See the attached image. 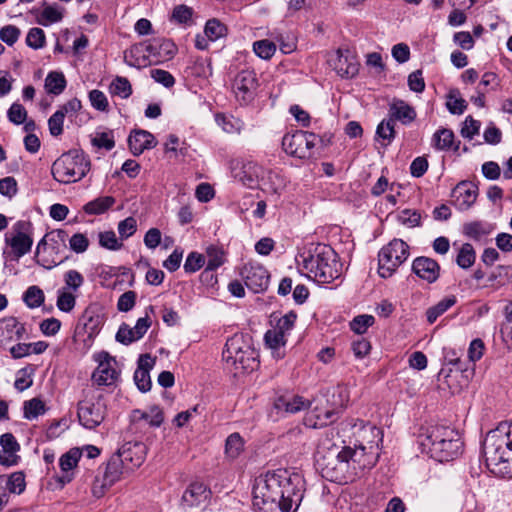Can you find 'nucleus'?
Returning a JSON list of instances; mask_svg holds the SVG:
<instances>
[{"label": "nucleus", "mask_w": 512, "mask_h": 512, "mask_svg": "<svg viewBox=\"0 0 512 512\" xmlns=\"http://www.w3.org/2000/svg\"><path fill=\"white\" fill-rule=\"evenodd\" d=\"M302 483L299 474L285 469L267 472L256 481L253 505L259 512H290L302 500Z\"/></svg>", "instance_id": "1"}, {"label": "nucleus", "mask_w": 512, "mask_h": 512, "mask_svg": "<svg viewBox=\"0 0 512 512\" xmlns=\"http://www.w3.org/2000/svg\"><path fill=\"white\" fill-rule=\"evenodd\" d=\"M378 458L379 452L355 444L354 448L345 446L340 451L330 449L327 454L318 451L316 461L324 478L332 482L348 483L374 467Z\"/></svg>", "instance_id": "2"}, {"label": "nucleus", "mask_w": 512, "mask_h": 512, "mask_svg": "<svg viewBox=\"0 0 512 512\" xmlns=\"http://www.w3.org/2000/svg\"><path fill=\"white\" fill-rule=\"evenodd\" d=\"M301 272L319 284H328L341 275V264L335 251L327 245L318 244L304 248L296 256Z\"/></svg>", "instance_id": "3"}, {"label": "nucleus", "mask_w": 512, "mask_h": 512, "mask_svg": "<svg viewBox=\"0 0 512 512\" xmlns=\"http://www.w3.org/2000/svg\"><path fill=\"white\" fill-rule=\"evenodd\" d=\"M422 452L431 458L445 462L454 459L460 454L462 441L454 429L446 426H431L419 436Z\"/></svg>", "instance_id": "4"}, {"label": "nucleus", "mask_w": 512, "mask_h": 512, "mask_svg": "<svg viewBox=\"0 0 512 512\" xmlns=\"http://www.w3.org/2000/svg\"><path fill=\"white\" fill-rule=\"evenodd\" d=\"M222 358L235 374L253 371L258 366L257 353L243 334H235L226 341Z\"/></svg>", "instance_id": "5"}, {"label": "nucleus", "mask_w": 512, "mask_h": 512, "mask_svg": "<svg viewBox=\"0 0 512 512\" xmlns=\"http://www.w3.org/2000/svg\"><path fill=\"white\" fill-rule=\"evenodd\" d=\"M90 170V160L81 150L63 153L52 165L53 178L59 183L70 184L80 181Z\"/></svg>", "instance_id": "6"}, {"label": "nucleus", "mask_w": 512, "mask_h": 512, "mask_svg": "<svg viewBox=\"0 0 512 512\" xmlns=\"http://www.w3.org/2000/svg\"><path fill=\"white\" fill-rule=\"evenodd\" d=\"M483 452L488 469L498 475H508L512 471L508 463L512 462V447L507 445V437L499 436L496 433L488 435L484 444Z\"/></svg>", "instance_id": "7"}, {"label": "nucleus", "mask_w": 512, "mask_h": 512, "mask_svg": "<svg viewBox=\"0 0 512 512\" xmlns=\"http://www.w3.org/2000/svg\"><path fill=\"white\" fill-rule=\"evenodd\" d=\"M409 256V246L401 239H393L378 253V273L388 278L402 265Z\"/></svg>", "instance_id": "8"}, {"label": "nucleus", "mask_w": 512, "mask_h": 512, "mask_svg": "<svg viewBox=\"0 0 512 512\" xmlns=\"http://www.w3.org/2000/svg\"><path fill=\"white\" fill-rule=\"evenodd\" d=\"M7 256L18 260L28 252L33 245L32 226L28 221H17L5 234Z\"/></svg>", "instance_id": "9"}, {"label": "nucleus", "mask_w": 512, "mask_h": 512, "mask_svg": "<svg viewBox=\"0 0 512 512\" xmlns=\"http://www.w3.org/2000/svg\"><path fill=\"white\" fill-rule=\"evenodd\" d=\"M322 141L319 135L308 131H296L286 134L282 139L283 150L300 159L310 158L314 154V148Z\"/></svg>", "instance_id": "10"}, {"label": "nucleus", "mask_w": 512, "mask_h": 512, "mask_svg": "<svg viewBox=\"0 0 512 512\" xmlns=\"http://www.w3.org/2000/svg\"><path fill=\"white\" fill-rule=\"evenodd\" d=\"M107 406L104 399L97 398L84 399L78 403V420L86 429H95L105 419Z\"/></svg>", "instance_id": "11"}, {"label": "nucleus", "mask_w": 512, "mask_h": 512, "mask_svg": "<svg viewBox=\"0 0 512 512\" xmlns=\"http://www.w3.org/2000/svg\"><path fill=\"white\" fill-rule=\"evenodd\" d=\"M345 425L352 428L358 445L366 447L368 450L379 452V444L383 440L381 429L370 423H365L363 420L354 418L347 420Z\"/></svg>", "instance_id": "12"}, {"label": "nucleus", "mask_w": 512, "mask_h": 512, "mask_svg": "<svg viewBox=\"0 0 512 512\" xmlns=\"http://www.w3.org/2000/svg\"><path fill=\"white\" fill-rule=\"evenodd\" d=\"M125 470V465L117 455L111 457L101 475H97L92 485V494L103 497L106 491L114 485Z\"/></svg>", "instance_id": "13"}, {"label": "nucleus", "mask_w": 512, "mask_h": 512, "mask_svg": "<svg viewBox=\"0 0 512 512\" xmlns=\"http://www.w3.org/2000/svg\"><path fill=\"white\" fill-rule=\"evenodd\" d=\"M94 360L98 363V366L92 374V380L98 385L110 386L115 384L120 377V370L115 357L106 351H102L94 355Z\"/></svg>", "instance_id": "14"}, {"label": "nucleus", "mask_w": 512, "mask_h": 512, "mask_svg": "<svg viewBox=\"0 0 512 512\" xmlns=\"http://www.w3.org/2000/svg\"><path fill=\"white\" fill-rule=\"evenodd\" d=\"M258 87V79L254 70L243 69L234 77L232 90L236 100L241 105H247L253 101Z\"/></svg>", "instance_id": "15"}, {"label": "nucleus", "mask_w": 512, "mask_h": 512, "mask_svg": "<svg viewBox=\"0 0 512 512\" xmlns=\"http://www.w3.org/2000/svg\"><path fill=\"white\" fill-rule=\"evenodd\" d=\"M328 64L340 77L353 78L359 71L356 58L348 50L337 49L331 53L328 57Z\"/></svg>", "instance_id": "16"}, {"label": "nucleus", "mask_w": 512, "mask_h": 512, "mask_svg": "<svg viewBox=\"0 0 512 512\" xmlns=\"http://www.w3.org/2000/svg\"><path fill=\"white\" fill-rule=\"evenodd\" d=\"M245 285L254 293L265 291L269 285V273L260 264H246L241 271Z\"/></svg>", "instance_id": "17"}, {"label": "nucleus", "mask_w": 512, "mask_h": 512, "mask_svg": "<svg viewBox=\"0 0 512 512\" xmlns=\"http://www.w3.org/2000/svg\"><path fill=\"white\" fill-rule=\"evenodd\" d=\"M147 447L139 441H129L122 445L116 454L125 465L126 471H132L142 465L146 458Z\"/></svg>", "instance_id": "18"}, {"label": "nucleus", "mask_w": 512, "mask_h": 512, "mask_svg": "<svg viewBox=\"0 0 512 512\" xmlns=\"http://www.w3.org/2000/svg\"><path fill=\"white\" fill-rule=\"evenodd\" d=\"M103 323L104 317L100 307L97 304H91L80 317L75 336L80 335L81 330H83L88 338H92L99 333Z\"/></svg>", "instance_id": "19"}, {"label": "nucleus", "mask_w": 512, "mask_h": 512, "mask_svg": "<svg viewBox=\"0 0 512 512\" xmlns=\"http://www.w3.org/2000/svg\"><path fill=\"white\" fill-rule=\"evenodd\" d=\"M151 326L148 316L141 317L137 320L134 327L126 323H122L116 333L115 339L123 345H130L140 340Z\"/></svg>", "instance_id": "20"}, {"label": "nucleus", "mask_w": 512, "mask_h": 512, "mask_svg": "<svg viewBox=\"0 0 512 512\" xmlns=\"http://www.w3.org/2000/svg\"><path fill=\"white\" fill-rule=\"evenodd\" d=\"M234 177L249 188L259 187L265 169L254 161H246L234 168Z\"/></svg>", "instance_id": "21"}, {"label": "nucleus", "mask_w": 512, "mask_h": 512, "mask_svg": "<svg viewBox=\"0 0 512 512\" xmlns=\"http://www.w3.org/2000/svg\"><path fill=\"white\" fill-rule=\"evenodd\" d=\"M211 491L203 482L194 481L184 490L181 503L183 506L192 508L207 503L210 499Z\"/></svg>", "instance_id": "22"}, {"label": "nucleus", "mask_w": 512, "mask_h": 512, "mask_svg": "<svg viewBox=\"0 0 512 512\" xmlns=\"http://www.w3.org/2000/svg\"><path fill=\"white\" fill-rule=\"evenodd\" d=\"M145 51L157 62H164L174 57L177 47L170 39L154 38L145 44Z\"/></svg>", "instance_id": "23"}, {"label": "nucleus", "mask_w": 512, "mask_h": 512, "mask_svg": "<svg viewBox=\"0 0 512 512\" xmlns=\"http://www.w3.org/2000/svg\"><path fill=\"white\" fill-rule=\"evenodd\" d=\"M412 270L419 278L428 283L435 282L440 275V266L437 261L424 256L414 259Z\"/></svg>", "instance_id": "24"}, {"label": "nucleus", "mask_w": 512, "mask_h": 512, "mask_svg": "<svg viewBox=\"0 0 512 512\" xmlns=\"http://www.w3.org/2000/svg\"><path fill=\"white\" fill-rule=\"evenodd\" d=\"M452 196L460 210H467L477 199L478 187L472 182L461 181L453 189Z\"/></svg>", "instance_id": "25"}, {"label": "nucleus", "mask_w": 512, "mask_h": 512, "mask_svg": "<svg viewBox=\"0 0 512 512\" xmlns=\"http://www.w3.org/2000/svg\"><path fill=\"white\" fill-rule=\"evenodd\" d=\"M155 364V359L149 354L141 355L138 360V367L134 372V381L141 392H148L151 389L150 370Z\"/></svg>", "instance_id": "26"}, {"label": "nucleus", "mask_w": 512, "mask_h": 512, "mask_svg": "<svg viewBox=\"0 0 512 512\" xmlns=\"http://www.w3.org/2000/svg\"><path fill=\"white\" fill-rule=\"evenodd\" d=\"M128 145L133 155L138 156L157 145L154 135L146 130H134L128 137Z\"/></svg>", "instance_id": "27"}, {"label": "nucleus", "mask_w": 512, "mask_h": 512, "mask_svg": "<svg viewBox=\"0 0 512 512\" xmlns=\"http://www.w3.org/2000/svg\"><path fill=\"white\" fill-rule=\"evenodd\" d=\"M20 451V444L11 433L2 434V466H15L20 461L17 454Z\"/></svg>", "instance_id": "28"}, {"label": "nucleus", "mask_w": 512, "mask_h": 512, "mask_svg": "<svg viewBox=\"0 0 512 512\" xmlns=\"http://www.w3.org/2000/svg\"><path fill=\"white\" fill-rule=\"evenodd\" d=\"M388 117L393 122L398 120L403 124H409L415 120L416 111L405 101L394 99L389 105Z\"/></svg>", "instance_id": "29"}, {"label": "nucleus", "mask_w": 512, "mask_h": 512, "mask_svg": "<svg viewBox=\"0 0 512 512\" xmlns=\"http://www.w3.org/2000/svg\"><path fill=\"white\" fill-rule=\"evenodd\" d=\"M287 185L286 177L276 170H265V173L261 177L260 186L261 189L269 191L274 194H280Z\"/></svg>", "instance_id": "30"}, {"label": "nucleus", "mask_w": 512, "mask_h": 512, "mask_svg": "<svg viewBox=\"0 0 512 512\" xmlns=\"http://www.w3.org/2000/svg\"><path fill=\"white\" fill-rule=\"evenodd\" d=\"M274 406L277 410L287 413H297L310 406V402L298 395H284L275 400Z\"/></svg>", "instance_id": "31"}, {"label": "nucleus", "mask_w": 512, "mask_h": 512, "mask_svg": "<svg viewBox=\"0 0 512 512\" xmlns=\"http://www.w3.org/2000/svg\"><path fill=\"white\" fill-rule=\"evenodd\" d=\"M68 234L65 230L56 229L48 232L38 243L35 252V258L39 257L42 249H45L46 245L50 244L52 249L59 250L60 248H66V241Z\"/></svg>", "instance_id": "32"}, {"label": "nucleus", "mask_w": 512, "mask_h": 512, "mask_svg": "<svg viewBox=\"0 0 512 512\" xmlns=\"http://www.w3.org/2000/svg\"><path fill=\"white\" fill-rule=\"evenodd\" d=\"M494 227L487 221L476 220L467 222L463 225L462 232L468 238L473 240H480L489 235Z\"/></svg>", "instance_id": "33"}, {"label": "nucleus", "mask_w": 512, "mask_h": 512, "mask_svg": "<svg viewBox=\"0 0 512 512\" xmlns=\"http://www.w3.org/2000/svg\"><path fill=\"white\" fill-rule=\"evenodd\" d=\"M2 325V336L8 341L20 340L26 333L24 325L14 317L2 319Z\"/></svg>", "instance_id": "34"}, {"label": "nucleus", "mask_w": 512, "mask_h": 512, "mask_svg": "<svg viewBox=\"0 0 512 512\" xmlns=\"http://www.w3.org/2000/svg\"><path fill=\"white\" fill-rule=\"evenodd\" d=\"M395 136V122H393L389 117L383 119L376 128L375 139L377 141H382V145L387 147L395 139Z\"/></svg>", "instance_id": "35"}, {"label": "nucleus", "mask_w": 512, "mask_h": 512, "mask_svg": "<svg viewBox=\"0 0 512 512\" xmlns=\"http://www.w3.org/2000/svg\"><path fill=\"white\" fill-rule=\"evenodd\" d=\"M44 87L48 94H61L66 87V80L63 73L56 71L49 72L46 76Z\"/></svg>", "instance_id": "36"}, {"label": "nucleus", "mask_w": 512, "mask_h": 512, "mask_svg": "<svg viewBox=\"0 0 512 512\" xmlns=\"http://www.w3.org/2000/svg\"><path fill=\"white\" fill-rule=\"evenodd\" d=\"M335 420V411L325 410L323 413L318 412L316 408L314 411L310 412V414L306 417L305 423L313 428L323 427Z\"/></svg>", "instance_id": "37"}, {"label": "nucleus", "mask_w": 512, "mask_h": 512, "mask_svg": "<svg viewBox=\"0 0 512 512\" xmlns=\"http://www.w3.org/2000/svg\"><path fill=\"white\" fill-rule=\"evenodd\" d=\"M215 121L228 134H239L244 127V123L240 119L224 114H216Z\"/></svg>", "instance_id": "38"}, {"label": "nucleus", "mask_w": 512, "mask_h": 512, "mask_svg": "<svg viewBox=\"0 0 512 512\" xmlns=\"http://www.w3.org/2000/svg\"><path fill=\"white\" fill-rule=\"evenodd\" d=\"M244 440L239 433L230 434L225 442V455L227 458L234 460L243 452Z\"/></svg>", "instance_id": "39"}, {"label": "nucleus", "mask_w": 512, "mask_h": 512, "mask_svg": "<svg viewBox=\"0 0 512 512\" xmlns=\"http://www.w3.org/2000/svg\"><path fill=\"white\" fill-rule=\"evenodd\" d=\"M115 199L112 196L96 198L84 206V211L90 215H99L113 206Z\"/></svg>", "instance_id": "40"}, {"label": "nucleus", "mask_w": 512, "mask_h": 512, "mask_svg": "<svg viewBox=\"0 0 512 512\" xmlns=\"http://www.w3.org/2000/svg\"><path fill=\"white\" fill-rule=\"evenodd\" d=\"M79 459L80 452L77 449H72L61 456L59 465L61 470L66 473V475L62 477V481L69 482L71 480L68 473L77 466Z\"/></svg>", "instance_id": "41"}, {"label": "nucleus", "mask_w": 512, "mask_h": 512, "mask_svg": "<svg viewBox=\"0 0 512 512\" xmlns=\"http://www.w3.org/2000/svg\"><path fill=\"white\" fill-rule=\"evenodd\" d=\"M264 338L266 345L273 350V355L277 358H282L283 354L280 353L279 349L286 344V337L273 328L266 332Z\"/></svg>", "instance_id": "42"}, {"label": "nucleus", "mask_w": 512, "mask_h": 512, "mask_svg": "<svg viewBox=\"0 0 512 512\" xmlns=\"http://www.w3.org/2000/svg\"><path fill=\"white\" fill-rule=\"evenodd\" d=\"M133 417L134 419H143L154 427H159L164 420L163 411L158 406H151L147 412L135 410Z\"/></svg>", "instance_id": "43"}, {"label": "nucleus", "mask_w": 512, "mask_h": 512, "mask_svg": "<svg viewBox=\"0 0 512 512\" xmlns=\"http://www.w3.org/2000/svg\"><path fill=\"white\" fill-rule=\"evenodd\" d=\"M456 303V298L454 296H450L442 299L436 305L430 307L427 312V321L432 324L437 318L445 313L450 307H452Z\"/></svg>", "instance_id": "44"}, {"label": "nucleus", "mask_w": 512, "mask_h": 512, "mask_svg": "<svg viewBox=\"0 0 512 512\" xmlns=\"http://www.w3.org/2000/svg\"><path fill=\"white\" fill-rule=\"evenodd\" d=\"M446 106L450 113L461 115L467 108V102L461 97L459 90L452 89L447 95Z\"/></svg>", "instance_id": "45"}, {"label": "nucleus", "mask_w": 512, "mask_h": 512, "mask_svg": "<svg viewBox=\"0 0 512 512\" xmlns=\"http://www.w3.org/2000/svg\"><path fill=\"white\" fill-rule=\"evenodd\" d=\"M434 147L438 150H449L454 143V133L450 129L442 128L433 135Z\"/></svg>", "instance_id": "46"}, {"label": "nucleus", "mask_w": 512, "mask_h": 512, "mask_svg": "<svg viewBox=\"0 0 512 512\" xmlns=\"http://www.w3.org/2000/svg\"><path fill=\"white\" fill-rule=\"evenodd\" d=\"M24 417L33 420L46 412L45 403L40 398H32L24 402Z\"/></svg>", "instance_id": "47"}, {"label": "nucleus", "mask_w": 512, "mask_h": 512, "mask_svg": "<svg viewBox=\"0 0 512 512\" xmlns=\"http://www.w3.org/2000/svg\"><path fill=\"white\" fill-rule=\"evenodd\" d=\"M110 93L127 99L132 94V86L126 77L117 76L110 84Z\"/></svg>", "instance_id": "48"}, {"label": "nucleus", "mask_w": 512, "mask_h": 512, "mask_svg": "<svg viewBox=\"0 0 512 512\" xmlns=\"http://www.w3.org/2000/svg\"><path fill=\"white\" fill-rule=\"evenodd\" d=\"M204 33L209 41H216L226 35L227 28L219 20L213 18L206 22Z\"/></svg>", "instance_id": "49"}, {"label": "nucleus", "mask_w": 512, "mask_h": 512, "mask_svg": "<svg viewBox=\"0 0 512 512\" xmlns=\"http://www.w3.org/2000/svg\"><path fill=\"white\" fill-rule=\"evenodd\" d=\"M44 300V292L36 285L28 287L23 294V301L29 308L40 307L44 303Z\"/></svg>", "instance_id": "50"}, {"label": "nucleus", "mask_w": 512, "mask_h": 512, "mask_svg": "<svg viewBox=\"0 0 512 512\" xmlns=\"http://www.w3.org/2000/svg\"><path fill=\"white\" fill-rule=\"evenodd\" d=\"M98 240L99 245L107 250L118 251L123 247V242L117 238L113 230L100 232Z\"/></svg>", "instance_id": "51"}, {"label": "nucleus", "mask_w": 512, "mask_h": 512, "mask_svg": "<svg viewBox=\"0 0 512 512\" xmlns=\"http://www.w3.org/2000/svg\"><path fill=\"white\" fill-rule=\"evenodd\" d=\"M476 259V254L473 246L470 243H464L457 255L456 262L457 264L463 268H470Z\"/></svg>", "instance_id": "52"}, {"label": "nucleus", "mask_w": 512, "mask_h": 512, "mask_svg": "<svg viewBox=\"0 0 512 512\" xmlns=\"http://www.w3.org/2000/svg\"><path fill=\"white\" fill-rule=\"evenodd\" d=\"M57 294V308L66 313L72 311L76 305V296L65 288L59 289Z\"/></svg>", "instance_id": "53"}, {"label": "nucleus", "mask_w": 512, "mask_h": 512, "mask_svg": "<svg viewBox=\"0 0 512 512\" xmlns=\"http://www.w3.org/2000/svg\"><path fill=\"white\" fill-rule=\"evenodd\" d=\"M26 487L25 475L22 471H17L9 475L6 481V490L15 495L21 494Z\"/></svg>", "instance_id": "54"}, {"label": "nucleus", "mask_w": 512, "mask_h": 512, "mask_svg": "<svg viewBox=\"0 0 512 512\" xmlns=\"http://www.w3.org/2000/svg\"><path fill=\"white\" fill-rule=\"evenodd\" d=\"M253 51L258 57L268 60L275 54L276 45L268 39L258 40L253 43Z\"/></svg>", "instance_id": "55"}, {"label": "nucleus", "mask_w": 512, "mask_h": 512, "mask_svg": "<svg viewBox=\"0 0 512 512\" xmlns=\"http://www.w3.org/2000/svg\"><path fill=\"white\" fill-rule=\"evenodd\" d=\"M63 13L61 9L56 6H46L42 10L38 22L41 25L48 26L50 24L61 21Z\"/></svg>", "instance_id": "56"}, {"label": "nucleus", "mask_w": 512, "mask_h": 512, "mask_svg": "<svg viewBox=\"0 0 512 512\" xmlns=\"http://www.w3.org/2000/svg\"><path fill=\"white\" fill-rule=\"evenodd\" d=\"M206 253L208 258L206 270H216L225 262L223 250L216 246L208 247Z\"/></svg>", "instance_id": "57"}, {"label": "nucleus", "mask_w": 512, "mask_h": 512, "mask_svg": "<svg viewBox=\"0 0 512 512\" xmlns=\"http://www.w3.org/2000/svg\"><path fill=\"white\" fill-rule=\"evenodd\" d=\"M374 322L375 318L372 315H358L350 322V328L355 333L362 335L374 324Z\"/></svg>", "instance_id": "58"}, {"label": "nucleus", "mask_w": 512, "mask_h": 512, "mask_svg": "<svg viewBox=\"0 0 512 512\" xmlns=\"http://www.w3.org/2000/svg\"><path fill=\"white\" fill-rule=\"evenodd\" d=\"M119 238L121 241L133 236L137 231V221L134 217H127L120 221L117 226Z\"/></svg>", "instance_id": "59"}, {"label": "nucleus", "mask_w": 512, "mask_h": 512, "mask_svg": "<svg viewBox=\"0 0 512 512\" xmlns=\"http://www.w3.org/2000/svg\"><path fill=\"white\" fill-rule=\"evenodd\" d=\"M27 110L20 103H13L7 111V117L10 122L16 125L24 123L27 119Z\"/></svg>", "instance_id": "60"}, {"label": "nucleus", "mask_w": 512, "mask_h": 512, "mask_svg": "<svg viewBox=\"0 0 512 512\" xmlns=\"http://www.w3.org/2000/svg\"><path fill=\"white\" fill-rule=\"evenodd\" d=\"M26 44L33 49H40L45 44V33L41 28H31L26 36Z\"/></svg>", "instance_id": "61"}, {"label": "nucleus", "mask_w": 512, "mask_h": 512, "mask_svg": "<svg viewBox=\"0 0 512 512\" xmlns=\"http://www.w3.org/2000/svg\"><path fill=\"white\" fill-rule=\"evenodd\" d=\"M480 127V121L475 120L472 116H467L461 128V136L471 140L479 133Z\"/></svg>", "instance_id": "62"}, {"label": "nucleus", "mask_w": 512, "mask_h": 512, "mask_svg": "<svg viewBox=\"0 0 512 512\" xmlns=\"http://www.w3.org/2000/svg\"><path fill=\"white\" fill-rule=\"evenodd\" d=\"M65 289L77 291L84 283V277L77 270H69L64 274Z\"/></svg>", "instance_id": "63"}, {"label": "nucleus", "mask_w": 512, "mask_h": 512, "mask_svg": "<svg viewBox=\"0 0 512 512\" xmlns=\"http://www.w3.org/2000/svg\"><path fill=\"white\" fill-rule=\"evenodd\" d=\"M205 264V258L202 254L191 252L188 254L184 263V270L187 273L198 271Z\"/></svg>", "instance_id": "64"}]
</instances>
